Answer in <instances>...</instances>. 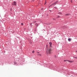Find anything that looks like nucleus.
<instances>
[{"label": "nucleus", "instance_id": "nucleus-1", "mask_svg": "<svg viewBox=\"0 0 77 77\" xmlns=\"http://www.w3.org/2000/svg\"><path fill=\"white\" fill-rule=\"evenodd\" d=\"M59 2L57 1L56 2H55V3H53L52 4V5H53L54 6H55V5H57V3H58Z\"/></svg>", "mask_w": 77, "mask_h": 77}, {"label": "nucleus", "instance_id": "nucleus-2", "mask_svg": "<svg viewBox=\"0 0 77 77\" xmlns=\"http://www.w3.org/2000/svg\"><path fill=\"white\" fill-rule=\"evenodd\" d=\"M17 4V2L15 1H14L13 3H12V5L14 6H16V4Z\"/></svg>", "mask_w": 77, "mask_h": 77}, {"label": "nucleus", "instance_id": "nucleus-3", "mask_svg": "<svg viewBox=\"0 0 77 77\" xmlns=\"http://www.w3.org/2000/svg\"><path fill=\"white\" fill-rule=\"evenodd\" d=\"M64 62H66L67 61V62H70V63H71V62H72V61H70L69 60H64Z\"/></svg>", "mask_w": 77, "mask_h": 77}, {"label": "nucleus", "instance_id": "nucleus-4", "mask_svg": "<svg viewBox=\"0 0 77 77\" xmlns=\"http://www.w3.org/2000/svg\"><path fill=\"white\" fill-rule=\"evenodd\" d=\"M49 44L50 45V47H52V43H51V42H49Z\"/></svg>", "mask_w": 77, "mask_h": 77}, {"label": "nucleus", "instance_id": "nucleus-5", "mask_svg": "<svg viewBox=\"0 0 77 77\" xmlns=\"http://www.w3.org/2000/svg\"><path fill=\"white\" fill-rule=\"evenodd\" d=\"M51 49H49L48 50V53L49 54H50L51 53Z\"/></svg>", "mask_w": 77, "mask_h": 77}, {"label": "nucleus", "instance_id": "nucleus-6", "mask_svg": "<svg viewBox=\"0 0 77 77\" xmlns=\"http://www.w3.org/2000/svg\"><path fill=\"white\" fill-rule=\"evenodd\" d=\"M71 39L70 38H69V39H68V40L69 41H71Z\"/></svg>", "mask_w": 77, "mask_h": 77}, {"label": "nucleus", "instance_id": "nucleus-7", "mask_svg": "<svg viewBox=\"0 0 77 77\" xmlns=\"http://www.w3.org/2000/svg\"><path fill=\"white\" fill-rule=\"evenodd\" d=\"M58 14H60V15H61V14H62V13H61V12H59V13H58Z\"/></svg>", "mask_w": 77, "mask_h": 77}, {"label": "nucleus", "instance_id": "nucleus-8", "mask_svg": "<svg viewBox=\"0 0 77 77\" xmlns=\"http://www.w3.org/2000/svg\"><path fill=\"white\" fill-rule=\"evenodd\" d=\"M35 23H36V21H34L33 22V24H35Z\"/></svg>", "mask_w": 77, "mask_h": 77}, {"label": "nucleus", "instance_id": "nucleus-9", "mask_svg": "<svg viewBox=\"0 0 77 77\" xmlns=\"http://www.w3.org/2000/svg\"><path fill=\"white\" fill-rule=\"evenodd\" d=\"M60 16H58L57 18H60Z\"/></svg>", "mask_w": 77, "mask_h": 77}, {"label": "nucleus", "instance_id": "nucleus-10", "mask_svg": "<svg viewBox=\"0 0 77 77\" xmlns=\"http://www.w3.org/2000/svg\"><path fill=\"white\" fill-rule=\"evenodd\" d=\"M38 55L39 56H41V54H38Z\"/></svg>", "mask_w": 77, "mask_h": 77}, {"label": "nucleus", "instance_id": "nucleus-11", "mask_svg": "<svg viewBox=\"0 0 77 77\" xmlns=\"http://www.w3.org/2000/svg\"><path fill=\"white\" fill-rule=\"evenodd\" d=\"M54 8L56 9H57V8L56 7H54Z\"/></svg>", "mask_w": 77, "mask_h": 77}, {"label": "nucleus", "instance_id": "nucleus-12", "mask_svg": "<svg viewBox=\"0 0 77 77\" xmlns=\"http://www.w3.org/2000/svg\"><path fill=\"white\" fill-rule=\"evenodd\" d=\"M14 65H17V62H14Z\"/></svg>", "mask_w": 77, "mask_h": 77}, {"label": "nucleus", "instance_id": "nucleus-13", "mask_svg": "<svg viewBox=\"0 0 77 77\" xmlns=\"http://www.w3.org/2000/svg\"><path fill=\"white\" fill-rule=\"evenodd\" d=\"M36 26H37V27H38V24L36 25Z\"/></svg>", "mask_w": 77, "mask_h": 77}, {"label": "nucleus", "instance_id": "nucleus-14", "mask_svg": "<svg viewBox=\"0 0 77 77\" xmlns=\"http://www.w3.org/2000/svg\"><path fill=\"white\" fill-rule=\"evenodd\" d=\"M35 51H33L32 52V53H34Z\"/></svg>", "mask_w": 77, "mask_h": 77}, {"label": "nucleus", "instance_id": "nucleus-15", "mask_svg": "<svg viewBox=\"0 0 77 77\" xmlns=\"http://www.w3.org/2000/svg\"><path fill=\"white\" fill-rule=\"evenodd\" d=\"M23 23H21V25H23Z\"/></svg>", "mask_w": 77, "mask_h": 77}, {"label": "nucleus", "instance_id": "nucleus-16", "mask_svg": "<svg viewBox=\"0 0 77 77\" xmlns=\"http://www.w3.org/2000/svg\"><path fill=\"white\" fill-rule=\"evenodd\" d=\"M46 3H47V2H45V5H46Z\"/></svg>", "mask_w": 77, "mask_h": 77}, {"label": "nucleus", "instance_id": "nucleus-17", "mask_svg": "<svg viewBox=\"0 0 77 77\" xmlns=\"http://www.w3.org/2000/svg\"><path fill=\"white\" fill-rule=\"evenodd\" d=\"M53 5H52V4L50 6H53Z\"/></svg>", "mask_w": 77, "mask_h": 77}, {"label": "nucleus", "instance_id": "nucleus-18", "mask_svg": "<svg viewBox=\"0 0 77 77\" xmlns=\"http://www.w3.org/2000/svg\"><path fill=\"white\" fill-rule=\"evenodd\" d=\"M37 53L39 54V52H37Z\"/></svg>", "mask_w": 77, "mask_h": 77}, {"label": "nucleus", "instance_id": "nucleus-19", "mask_svg": "<svg viewBox=\"0 0 77 77\" xmlns=\"http://www.w3.org/2000/svg\"><path fill=\"white\" fill-rule=\"evenodd\" d=\"M54 57H56V55H55V56H54Z\"/></svg>", "mask_w": 77, "mask_h": 77}, {"label": "nucleus", "instance_id": "nucleus-20", "mask_svg": "<svg viewBox=\"0 0 77 77\" xmlns=\"http://www.w3.org/2000/svg\"><path fill=\"white\" fill-rule=\"evenodd\" d=\"M74 58H75V59H76V57H74Z\"/></svg>", "mask_w": 77, "mask_h": 77}, {"label": "nucleus", "instance_id": "nucleus-21", "mask_svg": "<svg viewBox=\"0 0 77 77\" xmlns=\"http://www.w3.org/2000/svg\"><path fill=\"white\" fill-rule=\"evenodd\" d=\"M71 3H72V0H71Z\"/></svg>", "mask_w": 77, "mask_h": 77}, {"label": "nucleus", "instance_id": "nucleus-22", "mask_svg": "<svg viewBox=\"0 0 77 77\" xmlns=\"http://www.w3.org/2000/svg\"><path fill=\"white\" fill-rule=\"evenodd\" d=\"M75 52H76V53H77V51H75Z\"/></svg>", "mask_w": 77, "mask_h": 77}, {"label": "nucleus", "instance_id": "nucleus-23", "mask_svg": "<svg viewBox=\"0 0 77 77\" xmlns=\"http://www.w3.org/2000/svg\"><path fill=\"white\" fill-rule=\"evenodd\" d=\"M66 15H68V14H66Z\"/></svg>", "mask_w": 77, "mask_h": 77}, {"label": "nucleus", "instance_id": "nucleus-24", "mask_svg": "<svg viewBox=\"0 0 77 77\" xmlns=\"http://www.w3.org/2000/svg\"><path fill=\"white\" fill-rule=\"evenodd\" d=\"M46 46H48V45H46Z\"/></svg>", "mask_w": 77, "mask_h": 77}, {"label": "nucleus", "instance_id": "nucleus-25", "mask_svg": "<svg viewBox=\"0 0 77 77\" xmlns=\"http://www.w3.org/2000/svg\"><path fill=\"white\" fill-rule=\"evenodd\" d=\"M37 24V23H36L35 24V25H36Z\"/></svg>", "mask_w": 77, "mask_h": 77}, {"label": "nucleus", "instance_id": "nucleus-26", "mask_svg": "<svg viewBox=\"0 0 77 77\" xmlns=\"http://www.w3.org/2000/svg\"><path fill=\"white\" fill-rule=\"evenodd\" d=\"M76 59H77V57H76Z\"/></svg>", "mask_w": 77, "mask_h": 77}, {"label": "nucleus", "instance_id": "nucleus-27", "mask_svg": "<svg viewBox=\"0 0 77 77\" xmlns=\"http://www.w3.org/2000/svg\"><path fill=\"white\" fill-rule=\"evenodd\" d=\"M46 52H47V51H46Z\"/></svg>", "mask_w": 77, "mask_h": 77}]
</instances>
